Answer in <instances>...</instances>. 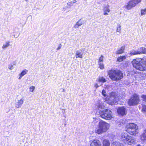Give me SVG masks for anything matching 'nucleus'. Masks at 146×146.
<instances>
[{
    "mask_svg": "<svg viewBox=\"0 0 146 146\" xmlns=\"http://www.w3.org/2000/svg\"><path fill=\"white\" fill-rule=\"evenodd\" d=\"M26 1H28L29 0H25Z\"/></svg>",
    "mask_w": 146,
    "mask_h": 146,
    "instance_id": "41",
    "label": "nucleus"
},
{
    "mask_svg": "<svg viewBox=\"0 0 146 146\" xmlns=\"http://www.w3.org/2000/svg\"><path fill=\"white\" fill-rule=\"evenodd\" d=\"M14 65V64H10L9 66H8V68L10 69V70H13L14 68V67L13 66Z\"/></svg>",
    "mask_w": 146,
    "mask_h": 146,
    "instance_id": "30",
    "label": "nucleus"
},
{
    "mask_svg": "<svg viewBox=\"0 0 146 146\" xmlns=\"http://www.w3.org/2000/svg\"><path fill=\"white\" fill-rule=\"evenodd\" d=\"M75 57L76 58H82L83 57V54L81 53L80 50H77L76 53Z\"/></svg>",
    "mask_w": 146,
    "mask_h": 146,
    "instance_id": "15",
    "label": "nucleus"
},
{
    "mask_svg": "<svg viewBox=\"0 0 146 146\" xmlns=\"http://www.w3.org/2000/svg\"><path fill=\"white\" fill-rule=\"evenodd\" d=\"M126 57L125 56H120L117 58V60L119 62H121Z\"/></svg>",
    "mask_w": 146,
    "mask_h": 146,
    "instance_id": "25",
    "label": "nucleus"
},
{
    "mask_svg": "<svg viewBox=\"0 0 146 146\" xmlns=\"http://www.w3.org/2000/svg\"><path fill=\"white\" fill-rule=\"evenodd\" d=\"M35 89V87L33 86H31L30 88V91L31 92H33Z\"/></svg>",
    "mask_w": 146,
    "mask_h": 146,
    "instance_id": "35",
    "label": "nucleus"
},
{
    "mask_svg": "<svg viewBox=\"0 0 146 146\" xmlns=\"http://www.w3.org/2000/svg\"><path fill=\"white\" fill-rule=\"evenodd\" d=\"M139 52L141 53L140 54H146V48L144 47H141L139 49Z\"/></svg>",
    "mask_w": 146,
    "mask_h": 146,
    "instance_id": "22",
    "label": "nucleus"
},
{
    "mask_svg": "<svg viewBox=\"0 0 146 146\" xmlns=\"http://www.w3.org/2000/svg\"><path fill=\"white\" fill-rule=\"evenodd\" d=\"M61 46H62L61 44H59L58 45V48L56 49V50H59V49H60L61 48Z\"/></svg>",
    "mask_w": 146,
    "mask_h": 146,
    "instance_id": "36",
    "label": "nucleus"
},
{
    "mask_svg": "<svg viewBox=\"0 0 146 146\" xmlns=\"http://www.w3.org/2000/svg\"><path fill=\"white\" fill-rule=\"evenodd\" d=\"M10 46V42L8 41L4 43L2 46V48L5 50L8 48Z\"/></svg>",
    "mask_w": 146,
    "mask_h": 146,
    "instance_id": "19",
    "label": "nucleus"
},
{
    "mask_svg": "<svg viewBox=\"0 0 146 146\" xmlns=\"http://www.w3.org/2000/svg\"><path fill=\"white\" fill-rule=\"evenodd\" d=\"M104 15H108V13L110 11V10L108 7H105L104 9Z\"/></svg>",
    "mask_w": 146,
    "mask_h": 146,
    "instance_id": "20",
    "label": "nucleus"
},
{
    "mask_svg": "<svg viewBox=\"0 0 146 146\" xmlns=\"http://www.w3.org/2000/svg\"><path fill=\"white\" fill-rule=\"evenodd\" d=\"M139 102L138 96L136 94H133V96L129 100L128 103L130 106H133L138 104Z\"/></svg>",
    "mask_w": 146,
    "mask_h": 146,
    "instance_id": "7",
    "label": "nucleus"
},
{
    "mask_svg": "<svg viewBox=\"0 0 146 146\" xmlns=\"http://www.w3.org/2000/svg\"><path fill=\"white\" fill-rule=\"evenodd\" d=\"M137 125L133 123H129L126 125V131L132 135H136L137 134L138 130L136 129Z\"/></svg>",
    "mask_w": 146,
    "mask_h": 146,
    "instance_id": "6",
    "label": "nucleus"
},
{
    "mask_svg": "<svg viewBox=\"0 0 146 146\" xmlns=\"http://www.w3.org/2000/svg\"><path fill=\"white\" fill-rule=\"evenodd\" d=\"M133 67L141 71L146 70V58H137L132 62Z\"/></svg>",
    "mask_w": 146,
    "mask_h": 146,
    "instance_id": "2",
    "label": "nucleus"
},
{
    "mask_svg": "<svg viewBox=\"0 0 146 146\" xmlns=\"http://www.w3.org/2000/svg\"><path fill=\"white\" fill-rule=\"evenodd\" d=\"M103 146H110V143L107 140H104L103 142Z\"/></svg>",
    "mask_w": 146,
    "mask_h": 146,
    "instance_id": "24",
    "label": "nucleus"
},
{
    "mask_svg": "<svg viewBox=\"0 0 146 146\" xmlns=\"http://www.w3.org/2000/svg\"><path fill=\"white\" fill-rule=\"evenodd\" d=\"M24 102V99L22 98L20 100H17L16 102L15 106L17 108L21 107Z\"/></svg>",
    "mask_w": 146,
    "mask_h": 146,
    "instance_id": "10",
    "label": "nucleus"
},
{
    "mask_svg": "<svg viewBox=\"0 0 146 146\" xmlns=\"http://www.w3.org/2000/svg\"><path fill=\"white\" fill-rule=\"evenodd\" d=\"M79 27V26L78 25H77L76 24L74 26V27L76 29V28H78Z\"/></svg>",
    "mask_w": 146,
    "mask_h": 146,
    "instance_id": "39",
    "label": "nucleus"
},
{
    "mask_svg": "<svg viewBox=\"0 0 146 146\" xmlns=\"http://www.w3.org/2000/svg\"><path fill=\"white\" fill-rule=\"evenodd\" d=\"M121 26L120 24H118L117 27L116 31L117 32L120 33Z\"/></svg>",
    "mask_w": 146,
    "mask_h": 146,
    "instance_id": "28",
    "label": "nucleus"
},
{
    "mask_svg": "<svg viewBox=\"0 0 146 146\" xmlns=\"http://www.w3.org/2000/svg\"><path fill=\"white\" fill-rule=\"evenodd\" d=\"M141 98H143V101L146 102V95H142L141 96Z\"/></svg>",
    "mask_w": 146,
    "mask_h": 146,
    "instance_id": "33",
    "label": "nucleus"
},
{
    "mask_svg": "<svg viewBox=\"0 0 146 146\" xmlns=\"http://www.w3.org/2000/svg\"><path fill=\"white\" fill-rule=\"evenodd\" d=\"M140 53L139 51H135L133 50L131 51L130 53H128L127 55L129 56H130L131 55L140 54Z\"/></svg>",
    "mask_w": 146,
    "mask_h": 146,
    "instance_id": "14",
    "label": "nucleus"
},
{
    "mask_svg": "<svg viewBox=\"0 0 146 146\" xmlns=\"http://www.w3.org/2000/svg\"><path fill=\"white\" fill-rule=\"evenodd\" d=\"M141 0H131L130 1L127 5L124 6V8L127 10H129L135 6L136 5L140 3Z\"/></svg>",
    "mask_w": 146,
    "mask_h": 146,
    "instance_id": "8",
    "label": "nucleus"
},
{
    "mask_svg": "<svg viewBox=\"0 0 146 146\" xmlns=\"http://www.w3.org/2000/svg\"><path fill=\"white\" fill-rule=\"evenodd\" d=\"M28 72V70L26 69H24L19 74V79H21V78L24 75L27 74Z\"/></svg>",
    "mask_w": 146,
    "mask_h": 146,
    "instance_id": "17",
    "label": "nucleus"
},
{
    "mask_svg": "<svg viewBox=\"0 0 146 146\" xmlns=\"http://www.w3.org/2000/svg\"><path fill=\"white\" fill-rule=\"evenodd\" d=\"M125 108L124 107L119 108L117 110L119 114L123 115L125 114Z\"/></svg>",
    "mask_w": 146,
    "mask_h": 146,
    "instance_id": "11",
    "label": "nucleus"
},
{
    "mask_svg": "<svg viewBox=\"0 0 146 146\" xmlns=\"http://www.w3.org/2000/svg\"><path fill=\"white\" fill-rule=\"evenodd\" d=\"M125 47L124 46H123L119 49H118L116 52L117 54H120L124 52Z\"/></svg>",
    "mask_w": 146,
    "mask_h": 146,
    "instance_id": "16",
    "label": "nucleus"
},
{
    "mask_svg": "<svg viewBox=\"0 0 146 146\" xmlns=\"http://www.w3.org/2000/svg\"><path fill=\"white\" fill-rule=\"evenodd\" d=\"M109 124L102 121H100L98 123L97 127L96 128V133L100 134L105 133L109 129Z\"/></svg>",
    "mask_w": 146,
    "mask_h": 146,
    "instance_id": "3",
    "label": "nucleus"
},
{
    "mask_svg": "<svg viewBox=\"0 0 146 146\" xmlns=\"http://www.w3.org/2000/svg\"><path fill=\"white\" fill-rule=\"evenodd\" d=\"M76 24L80 26L82 24V23L81 21L80 20L78 21Z\"/></svg>",
    "mask_w": 146,
    "mask_h": 146,
    "instance_id": "32",
    "label": "nucleus"
},
{
    "mask_svg": "<svg viewBox=\"0 0 146 146\" xmlns=\"http://www.w3.org/2000/svg\"><path fill=\"white\" fill-rule=\"evenodd\" d=\"M97 107L100 110V115L101 117L107 119H110L112 118V112L109 110H104V104L102 102L99 101Z\"/></svg>",
    "mask_w": 146,
    "mask_h": 146,
    "instance_id": "1",
    "label": "nucleus"
},
{
    "mask_svg": "<svg viewBox=\"0 0 146 146\" xmlns=\"http://www.w3.org/2000/svg\"><path fill=\"white\" fill-rule=\"evenodd\" d=\"M141 0H131L130 1L127 5L124 6V8L127 10H129L135 6L136 5L140 3Z\"/></svg>",
    "mask_w": 146,
    "mask_h": 146,
    "instance_id": "9",
    "label": "nucleus"
},
{
    "mask_svg": "<svg viewBox=\"0 0 146 146\" xmlns=\"http://www.w3.org/2000/svg\"><path fill=\"white\" fill-rule=\"evenodd\" d=\"M98 64L99 66V68L101 69H103L104 68V65L103 62L98 63Z\"/></svg>",
    "mask_w": 146,
    "mask_h": 146,
    "instance_id": "27",
    "label": "nucleus"
},
{
    "mask_svg": "<svg viewBox=\"0 0 146 146\" xmlns=\"http://www.w3.org/2000/svg\"><path fill=\"white\" fill-rule=\"evenodd\" d=\"M104 57L102 55L100 58L98 62V63L103 62L104 60Z\"/></svg>",
    "mask_w": 146,
    "mask_h": 146,
    "instance_id": "29",
    "label": "nucleus"
},
{
    "mask_svg": "<svg viewBox=\"0 0 146 146\" xmlns=\"http://www.w3.org/2000/svg\"><path fill=\"white\" fill-rule=\"evenodd\" d=\"M72 1V3H75L76 2V0H73Z\"/></svg>",
    "mask_w": 146,
    "mask_h": 146,
    "instance_id": "40",
    "label": "nucleus"
},
{
    "mask_svg": "<svg viewBox=\"0 0 146 146\" xmlns=\"http://www.w3.org/2000/svg\"><path fill=\"white\" fill-rule=\"evenodd\" d=\"M119 137L121 141H123L124 143H127L129 145H131L135 143V140L134 138L129 136L126 132L122 133Z\"/></svg>",
    "mask_w": 146,
    "mask_h": 146,
    "instance_id": "5",
    "label": "nucleus"
},
{
    "mask_svg": "<svg viewBox=\"0 0 146 146\" xmlns=\"http://www.w3.org/2000/svg\"><path fill=\"white\" fill-rule=\"evenodd\" d=\"M146 15V7L141 9L140 16H143Z\"/></svg>",
    "mask_w": 146,
    "mask_h": 146,
    "instance_id": "21",
    "label": "nucleus"
},
{
    "mask_svg": "<svg viewBox=\"0 0 146 146\" xmlns=\"http://www.w3.org/2000/svg\"><path fill=\"white\" fill-rule=\"evenodd\" d=\"M113 145H115L116 146H124L123 144L118 142H115L113 143Z\"/></svg>",
    "mask_w": 146,
    "mask_h": 146,
    "instance_id": "26",
    "label": "nucleus"
},
{
    "mask_svg": "<svg viewBox=\"0 0 146 146\" xmlns=\"http://www.w3.org/2000/svg\"><path fill=\"white\" fill-rule=\"evenodd\" d=\"M67 4L68 5L70 6H72L73 5V3H72V1H71L70 2L68 3Z\"/></svg>",
    "mask_w": 146,
    "mask_h": 146,
    "instance_id": "37",
    "label": "nucleus"
},
{
    "mask_svg": "<svg viewBox=\"0 0 146 146\" xmlns=\"http://www.w3.org/2000/svg\"><path fill=\"white\" fill-rule=\"evenodd\" d=\"M108 73L110 78L113 81H117L123 78V74L119 70H111Z\"/></svg>",
    "mask_w": 146,
    "mask_h": 146,
    "instance_id": "4",
    "label": "nucleus"
},
{
    "mask_svg": "<svg viewBox=\"0 0 146 146\" xmlns=\"http://www.w3.org/2000/svg\"><path fill=\"white\" fill-rule=\"evenodd\" d=\"M142 111L143 113L146 112V105H143L142 106Z\"/></svg>",
    "mask_w": 146,
    "mask_h": 146,
    "instance_id": "31",
    "label": "nucleus"
},
{
    "mask_svg": "<svg viewBox=\"0 0 146 146\" xmlns=\"http://www.w3.org/2000/svg\"><path fill=\"white\" fill-rule=\"evenodd\" d=\"M106 81V80L104 77L102 76L99 77L98 79L96 80V81L102 83L105 82Z\"/></svg>",
    "mask_w": 146,
    "mask_h": 146,
    "instance_id": "18",
    "label": "nucleus"
},
{
    "mask_svg": "<svg viewBox=\"0 0 146 146\" xmlns=\"http://www.w3.org/2000/svg\"><path fill=\"white\" fill-rule=\"evenodd\" d=\"M106 92L105 90H103L102 91V94L103 96L104 97H106Z\"/></svg>",
    "mask_w": 146,
    "mask_h": 146,
    "instance_id": "34",
    "label": "nucleus"
},
{
    "mask_svg": "<svg viewBox=\"0 0 146 146\" xmlns=\"http://www.w3.org/2000/svg\"><path fill=\"white\" fill-rule=\"evenodd\" d=\"M96 121H94V122L95 123V122H96Z\"/></svg>",
    "mask_w": 146,
    "mask_h": 146,
    "instance_id": "42",
    "label": "nucleus"
},
{
    "mask_svg": "<svg viewBox=\"0 0 146 146\" xmlns=\"http://www.w3.org/2000/svg\"><path fill=\"white\" fill-rule=\"evenodd\" d=\"M141 139L144 141L146 140V129L145 130L143 134L141 135Z\"/></svg>",
    "mask_w": 146,
    "mask_h": 146,
    "instance_id": "23",
    "label": "nucleus"
},
{
    "mask_svg": "<svg viewBox=\"0 0 146 146\" xmlns=\"http://www.w3.org/2000/svg\"><path fill=\"white\" fill-rule=\"evenodd\" d=\"M94 87L96 89H97L99 87V86L97 83H96L94 85Z\"/></svg>",
    "mask_w": 146,
    "mask_h": 146,
    "instance_id": "38",
    "label": "nucleus"
},
{
    "mask_svg": "<svg viewBox=\"0 0 146 146\" xmlns=\"http://www.w3.org/2000/svg\"><path fill=\"white\" fill-rule=\"evenodd\" d=\"M115 101L116 98L115 97L111 95L109 99V100L108 101V103L109 104L113 105L116 103Z\"/></svg>",
    "mask_w": 146,
    "mask_h": 146,
    "instance_id": "12",
    "label": "nucleus"
},
{
    "mask_svg": "<svg viewBox=\"0 0 146 146\" xmlns=\"http://www.w3.org/2000/svg\"><path fill=\"white\" fill-rule=\"evenodd\" d=\"M101 143L100 141L95 140L92 142L90 146H101Z\"/></svg>",
    "mask_w": 146,
    "mask_h": 146,
    "instance_id": "13",
    "label": "nucleus"
}]
</instances>
